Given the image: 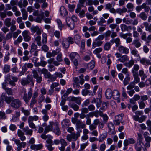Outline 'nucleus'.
I'll return each mask as SVG.
<instances>
[{"label":"nucleus","instance_id":"1","mask_svg":"<svg viewBox=\"0 0 151 151\" xmlns=\"http://www.w3.org/2000/svg\"><path fill=\"white\" fill-rule=\"evenodd\" d=\"M71 60L73 62L74 64L76 66L78 65V62L80 59L79 55L76 52H71L69 55Z\"/></svg>","mask_w":151,"mask_h":151},{"label":"nucleus","instance_id":"2","mask_svg":"<svg viewBox=\"0 0 151 151\" xmlns=\"http://www.w3.org/2000/svg\"><path fill=\"white\" fill-rule=\"evenodd\" d=\"M12 140L14 141L17 146V151H20L22 150V148H24L26 145L27 143L25 142H21L20 140L17 139L15 138H13Z\"/></svg>","mask_w":151,"mask_h":151},{"label":"nucleus","instance_id":"3","mask_svg":"<svg viewBox=\"0 0 151 151\" xmlns=\"http://www.w3.org/2000/svg\"><path fill=\"white\" fill-rule=\"evenodd\" d=\"M80 133L77 132L76 133H72L71 134H68L66 136V139L69 142H71L72 139L74 141L76 140L78 137L80 136Z\"/></svg>","mask_w":151,"mask_h":151},{"label":"nucleus","instance_id":"4","mask_svg":"<svg viewBox=\"0 0 151 151\" xmlns=\"http://www.w3.org/2000/svg\"><path fill=\"white\" fill-rule=\"evenodd\" d=\"M21 102L19 99H14L11 103V106L15 109H18L21 105Z\"/></svg>","mask_w":151,"mask_h":151},{"label":"nucleus","instance_id":"5","mask_svg":"<svg viewBox=\"0 0 151 151\" xmlns=\"http://www.w3.org/2000/svg\"><path fill=\"white\" fill-rule=\"evenodd\" d=\"M2 100H4L7 104H10L14 99L12 96L7 97L5 93H3L1 96Z\"/></svg>","mask_w":151,"mask_h":151},{"label":"nucleus","instance_id":"6","mask_svg":"<svg viewBox=\"0 0 151 151\" xmlns=\"http://www.w3.org/2000/svg\"><path fill=\"white\" fill-rule=\"evenodd\" d=\"M32 78L29 77H27L25 79L21 80V83L22 85H33L34 83L32 81Z\"/></svg>","mask_w":151,"mask_h":151},{"label":"nucleus","instance_id":"7","mask_svg":"<svg viewBox=\"0 0 151 151\" xmlns=\"http://www.w3.org/2000/svg\"><path fill=\"white\" fill-rule=\"evenodd\" d=\"M37 45L34 43H32L31 46V49L30 52L32 53L34 52V55L35 56H37L38 55V50H37Z\"/></svg>","mask_w":151,"mask_h":151},{"label":"nucleus","instance_id":"8","mask_svg":"<svg viewBox=\"0 0 151 151\" xmlns=\"http://www.w3.org/2000/svg\"><path fill=\"white\" fill-rule=\"evenodd\" d=\"M49 123L50 124L46 126L45 128L44 133H45L53 130V126L54 125V122L52 121H50L49 122Z\"/></svg>","mask_w":151,"mask_h":151},{"label":"nucleus","instance_id":"9","mask_svg":"<svg viewBox=\"0 0 151 151\" xmlns=\"http://www.w3.org/2000/svg\"><path fill=\"white\" fill-rule=\"evenodd\" d=\"M54 127L53 129V132L57 135H59L61 133V132L60 130L59 123L57 122H54Z\"/></svg>","mask_w":151,"mask_h":151},{"label":"nucleus","instance_id":"10","mask_svg":"<svg viewBox=\"0 0 151 151\" xmlns=\"http://www.w3.org/2000/svg\"><path fill=\"white\" fill-rule=\"evenodd\" d=\"M112 96H113L114 99L117 100L118 102H120V94L119 92L117 90H114L113 91Z\"/></svg>","mask_w":151,"mask_h":151},{"label":"nucleus","instance_id":"11","mask_svg":"<svg viewBox=\"0 0 151 151\" xmlns=\"http://www.w3.org/2000/svg\"><path fill=\"white\" fill-rule=\"evenodd\" d=\"M66 21L67 25L71 29H74V24L71 18L69 17H67Z\"/></svg>","mask_w":151,"mask_h":151},{"label":"nucleus","instance_id":"12","mask_svg":"<svg viewBox=\"0 0 151 151\" xmlns=\"http://www.w3.org/2000/svg\"><path fill=\"white\" fill-rule=\"evenodd\" d=\"M120 28L122 32L125 31H129L132 30V27L131 26H127L124 24H122L120 25Z\"/></svg>","mask_w":151,"mask_h":151},{"label":"nucleus","instance_id":"13","mask_svg":"<svg viewBox=\"0 0 151 151\" xmlns=\"http://www.w3.org/2000/svg\"><path fill=\"white\" fill-rule=\"evenodd\" d=\"M12 80H11L9 78H7L5 80L6 83L7 84H9L10 85H14L15 84L14 82H17L18 80V78L16 77L12 76Z\"/></svg>","mask_w":151,"mask_h":151},{"label":"nucleus","instance_id":"14","mask_svg":"<svg viewBox=\"0 0 151 151\" xmlns=\"http://www.w3.org/2000/svg\"><path fill=\"white\" fill-rule=\"evenodd\" d=\"M17 135L20 140L22 141L26 140V137L24 136V134L21 130L18 129L17 131Z\"/></svg>","mask_w":151,"mask_h":151},{"label":"nucleus","instance_id":"15","mask_svg":"<svg viewBox=\"0 0 151 151\" xmlns=\"http://www.w3.org/2000/svg\"><path fill=\"white\" fill-rule=\"evenodd\" d=\"M118 50L120 52L125 54H127L129 52V50L128 48L122 45L119 47Z\"/></svg>","mask_w":151,"mask_h":151},{"label":"nucleus","instance_id":"16","mask_svg":"<svg viewBox=\"0 0 151 151\" xmlns=\"http://www.w3.org/2000/svg\"><path fill=\"white\" fill-rule=\"evenodd\" d=\"M61 124L63 128H67L70 125V120L68 119H64L61 122Z\"/></svg>","mask_w":151,"mask_h":151},{"label":"nucleus","instance_id":"17","mask_svg":"<svg viewBox=\"0 0 151 151\" xmlns=\"http://www.w3.org/2000/svg\"><path fill=\"white\" fill-rule=\"evenodd\" d=\"M108 127L109 129L108 132L112 134L114 133L115 131V127L114 124L111 122L108 124Z\"/></svg>","mask_w":151,"mask_h":151},{"label":"nucleus","instance_id":"18","mask_svg":"<svg viewBox=\"0 0 151 151\" xmlns=\"http://www.w3.org/2000/svg\"><path fill=\"white\" fill-rule=\"evenodd\" d=\"M40 13L36 18L35 19V21L38 23H41L42 19L43 18L44 16V13L42 11H40Z\"/></svg>","mask_w":151,"mask_h":151},{"label":"nucleus","instance_id":"19","mask_svg":"<svg viewBox=\"0 0 151 151\" xmlns=\"http://www.w3.org/2000/svg\"><path fill=\"white\" fill-rule=\"evenodd\" d=\"M101 100L100 98H94L91 101L92 103H95L97 107L99 108L100 106Z\"/></svg>","mask_w":151,"mask_h":151},{"label":"nucleus","instance_id":"20","mask_svg":"<svg viewBox=\"0 0 151 151\" xmlns=\"http://www.w3.org/2000/svg\"><path fill=\"white\" fill-rule=\"evenodd\" d=\"M43 147L42 145L41 144L38 145H32L30 147L32 149L37 150L42 149Z\"/></svg>","mask_w":151,"mask_h":151},{"label":"nucleus","instance_id":"21","mask_svg":"<svg viewBox=\"0 0 151 151\" xmlns=\"http://www.w3.org/2000/svg\"><path fill=\"white\" fill-rule=\"evenodd\" d=\"M107 133H103L101 134L98 139L99 142H103L107 137Z\"/></svg>","mask_w":151,"mask_h":151},{"label":"nucleus","instance_id":"22","mask_svg":"<svg viewBox=\"0 0 151 151\" xmlns=\"http://www.w3.org/2000/svg\"><path fill=\"white\" fill-rule=\"evenodd\" d=\"M112 94L113 92L111 89L108 88L106 90L105 92V95L107 99H111L112 96Z\"/></svg>","mask_w":151,"mask_h":151},{"label":"nucleus","instance_id":"23","mask_svg":"<svg viewBox=\"0 0 151 151\" xmlns=\"http://www.w3.org/2000/svg\"><path fill=\"white\" fill-rule=\"evenodd\" d=\"M140 62L142 64L145 65H151V62L149 60L145 58H142L140 60Z\"/></svg>","mask_w":151,"mask_h":151},{"label":"nucleus","instance_id":"24","mask_svg":"<svg viewBox=\"0 0 151 151\" xmlns=\"http://www.w3.org/2000/svg\"><path fill=\"white\" fill-rule=\"evenodd\" d=\"M144 145L143 143L140 140L139 142H137L136 144L135 147L137 151H141L142 147V145Z\"/></svg>","mask_w":151,"mask_h":151},{"label":"nucleus","instance_id":"25","mask_svg":"<svg viewBox=\"0 0 151 151\" xmlns=\"http://www.w3.org/2000/svg\"><path fill=\"white\" fill-rule=\"evenodd\" d=\"M139 69V66L137 64H135L132 69V72L133 75L138 74V71Z\"/></svg>","mask_w":151,"mask_h":151},{"label":"nucleus","instance_id":"26","mask_svg":"<svg viewBox=\"0 0 151 151\" xmlns=\"http://www.w3.org/2000/svg\"><path fill=\"white\" fill-rule=\"evenodd\" d=\"M129 60V58L128 56L126 55H123L121 56V57L119 58L118 60V61L124 63L126 61H127Z\"/></svg>","mask_w":151,"mask_h":151},{"label":"nucleus","instance_id":"27","mask_svg":"<svg viewBox=\"0 0 151 151\" xmlns=\"http://www.w3.org/2000/svg\"><path fill=\"white\" fill-rule=\"evenodd\" d=\"M23 129L26 135L31 136L32 134L33 130L32 129H30L28 127L24 128Z\"/></svg>","mask_w":151,"mask_h":151},{"label":"nucleus","instance_id":"28","mask_svg":"<svg viewBox=\"0 0 151 151\" xmlns=\"http://www.w3.org/2000/svg\"><path fill=\"white\" fill-rule=\"evenodd\" d=\"M143 24L145 28L146 31H148L150 33H151V24L149 25L148 22H145L143 23Z\"/></svg>","mask_w":151,"mask_h":151},{"label":"nucleus","instance_id":"29","mask_svg":"<svg viewBox=\"0 0 151 151\" xmlns=\"http://www.w3.org/2000/svg\"><path fill=\"white\" fill-rule=\"evenodd\" d=\"M86 126V125L85 124L82 123L81 121L80 120H79L76 124V128H84Z\"/></svg>","mask_w":151,"mask_h":151},{"label":"nucleus","instance_id":"30","mask_svg":"<svg viewBox=\"0 0 151 151\" xmlns=\"http://www.w3.org/2000/svg\"><path fill=\"white\" fill-rule=\"evenodd\" d=\"M16 21L14 19H12L11 21V27L10 28V31L13 32L16 30L17 28L16 25H14L15 24Z\"/></svg>","mask_w":151,"mask_h":151},{"label":"nucleus","instance_id":"31","mask_svg":"<svg viewBox=\"0 0 151 151\" xmlns=\"http://www.w3.org/2000/svg\"><path fill=\"white\" fill-rule=\"evenodd\" d=\"M139 76L141 77L142 80H144L146 78L147 76L146 74L144 73L143 70H140L139 71Z\"/></svg>","mask_w":151,"mask_h":151},{"label":"nucleus","instance_id":"32","mask_svg":"<svg viewBox=\"0 0 151 151\" xmlns=\"http://www.w3.org/2000/svg\"><path fill=\"white\" fill-rule=\"evenodd\" d=\"M139 17L143 20H146L147 18V16L146 15L145 12H142L139 15Z\"/></svg>","mask_w":151,"mask_h":151},{"label":"nucleus","instance_id":"33","mask_svg":"<svg viewBox=\"0 0 151 151\" xmlns=\"http://www.w3.org/2000/svg\"><path fill=\"white\" fill-rule=\"evenodd\" d=\"M132 44L134 45L137 48L139 47L141 45V43L139 41L138 39H136L134 40L133 41Z\"/></svg>","mask_w":151,"mask_h":151},{"label":"nucleus","instance_id":"34","mask_svg":"<svg viewBox=\"0 0 151 151\" xmlns=\"http://www.w3.org/2000/svg\"><path fill=\"white\" fill-rule=\"evenodd\" d=\"M11 19L10 18H6L4 22L5 25L8 27H10L11 24Z\"/></svg>","mask_w":151,"mask_h":151},{"label":"nucleus","instance_id":"35","mask_svg":"<svg viewBox=\"0 0 151 151\" xmlns=\"http://www.w3.org/2000/svg\"><path fill=\"white\" fill-rule=\"evenodd\" d=\"M41 40V37L39 35H38L36 36L35 39V41L37 42V45L39 46H41L42 42Z\"/></svg>","mask_w":151,"mask_h":151},{"label":"nucleus","instance_id":"36","mask_svg":"<svg viewBox=\"0 0 151 151\" xmlns=\"http://www.w3.org/2000/svg\"><path fill=\"white\" fill-rule=\"evenodd\" d=\"M127 11V9L125 7L123 8L122 9L118 8L116 9V12L117 13L121 14L122 13H125Z\"/></svg>","mask_w":151,"mask_h":151},{"label":"nucleus","instance_id":"37","mask_svg":"<svg viewBox=\"0 0 151 151\" xmlns=\"http://www.w3.org/2000/svg\"><path fill=\"white\" fill-rule=\"evenodd\" d=\"M6 86H3V88L6 91L8 95H12V92L11 89L6 88Z\"/></svg>","mask_w":151,"mask_h":151},{"label":"nucleus","instance_id":"38","mask_svg":"<svg viewBox=\"0 0 151 151\" xmlns=\"http://www.w3.org/2000/svg\"><path fill=\"white\" fill-rule=\"evenodd\" d=\"M23 40V38L22 36H19L18 37L17 39L14 42V44L15 45H17L19 43L22 42Z\"/></svg>","mask_w":151,"mask_h":151},{"label":"nucleus","instance_id":"39","mask_svg":"<svg viewBox=\"0 0 151 151\" xmlns=\"http://www.w3.org/2000/svg\"><path fill=\"white\" fill-rule=\"evenodd\" d=\"M60 10V14L61 15L65 16L67 15V12L66 10L64 7H61Z\"/></svg>","mask_w":151,"mask_h":151},{"label":"nucleus","instance_id":"40","mask_svg":"<svg viewBox=\"0 0 151 151\" xmlns=\"http://www.w3.org/2000/svg\"><path fill=\"white\" fill-rule=\"evenodd\" d=\"M112 42L116 44V47L119 46L120 44V39L118 38L113 39L112 40Z\"/></svg>","mask_w":151,"mask_h":151},{"label":"nucleus","instance_id":"41","mask_svg":"<svg viewBox=\"0 0 151 151\" xmlns=\"http://www.w3.org/2000/svg\"><path fill=\"white\" fill-rule=\"evenodd\" d=\"M21 110L22 112L26 116H28L30 114L29 110L25 109L23 107L21 108Z\"/></svg>","mask_w":151,"mask_h":151},{"label":"nucleus","instance_id":"42","mask_svg":"<svg viewBox=\"0 0 151 151\" xmlns=\"http://www.w3.org/2000/svg\"><path fill=\"white\" fill-rule=\"evenodd\" d=\"M42 41L43 44H45L47 42V35L45 33H43L42 35Z\"/></svg>","mask_w":151,"mask_h":151},{"label":"nucleus","instance_id":"43","mask_svg":"<svg viewBox=\"0 0 151 151\" xmlns=\"http://www.w3.org/2000/svg\"><path fill=\"white\" fill-rule=\"evenodd\" d=\"M0 118L3 119H6L7 118V116L3 111H0Z\"/></svg>","mask_w":151,"mask_h":151},{"label":"nucleus","instance_id":"44","mask_svg":"<svg viewBox=\"0 0 151 151\" xmlns=\"http://www.w3.org/2000/svg\"><path fill=\"white\" fill-rule=\"evenodd\" d=\"M10 67L9 65L6 64L4 65L3 68V70L4 73H7L10 70Z\"/></svg>","mask_w":151,"mask_h":151},{"label":"nucleus","instance_id":"45","mask_svg":"<svg viewBox=\"0 0 151 151\" xmlns=\"http://www.w3.org/2000/svg\"><path fill=\"white\" fill-rule=\"evenodd\" d=\"M133 75L134 78V82L136 84L139 82L140 78L139 77L138 74H134Z\"/></svg>","mask_w":151,"mask_h":151},{"label":"nucleus","instance_id":"46","mask_svg":"<svg viewBox=\"0 0 151 151\" xmlns=\"http://www.w3.org/2000/svg\"><path fill=\"white\" fill-rule=\"evenodd\" d=\"M23 99L26 104H27L28 103L29 100L30 99L28 98V96H27L25 91H24V94L23 97Z\"/></svg>","mask_w":151,"mask_h":151},{"label":"nucleus","instance_id":"47","mask_svg":"<svg viewBox=\"0 0 151 151\" xmlns=\"http://www.w3.org/2000/svg\"><path fill=\"white\" fill-rule=\"evenodd\" d=\"M95 62L93 61H92L91 62L89 63L88 65V67L90 69L92 70L94 67Z\"/></svg>","mask_w":151,"mask_h":151},{"label":"nucleus","instance_id":"48","mask_svg":"<svg viewBox=\"0 0 151 151\" xmlns=\"http://www.w3.org/2000/svg\"><path fill=\"white\" fill-rule=\"evenodd\" d=\"M12 34L11 32H9L6 35L5 38V40H7L10 39L12 38Z\"/></svg>","mask_w":151,"mask_h":151},{"label":"nucleus","instance_id":"49","mask_svg":"<svg viewBox=\"0 0 151 151\" xmlns=\"http://www.w3.org/2000/svg\"><path fill=\"white\" fill-rule=\"evenodd\" d=\"M21 32L20 30H17L16 32H14L13 33V37L14 38H16L18 36L19 34H20Z\"/></svg>","mask_w":151,"mask_h":151},{"label":"nucleus","instance_id":"50","mask_svg":"<svg viewBox=\"0 0 151 151\" xmlns=\"http://www.w3.org/2000/svg\"><path fill=\"white\" fill-rule=\"evenodd\" d=\"M100 116L103 117V120L104 122H107L108 119V117L106 115L100 114Z\"/></svg>","mask_w":151,"mask_h":151},{"label":"nucleus","instance_id":"51","mask_svg":"<svg viewBox=\"0 0 151 151\" xmlns=\"http://www.w3.org/2000/svg\"><path fill=\"white\" fill-rule=\"evenodd\" d=\"M70 106L75 111H77L78 110L79 108V106H78L74 104H71Z\"/></svg>","mask_w":151,"mask_h":151},{"label":"nucleus","instance_id":"52","mask_svg":"<svg viewBox=\"0 0 151 151\" xmlns=\"http://www.w3.org/2000/svg\"><path fill=\"white\" fill-rule=\"evenodd\" d=\"M111 44L110 43L107 42L106 43L104 46V49L105 50H108L111 47Z\"/></svg>","mask_w":151,"mask_h":151},{"label":"nucleus","instance_id":"53","mask_svg":"<svg viewBox=\"0 0 151 151\" xmlns=\"http://www.w3.org/2000/svg\"><path fill=\"white\" fill-rule=\"evenodd\" d=\"M134 61L133 60H131L128 62V63H126V66L130 68L134 64Z\"/></svg>","mask_w":151,"mask_h":151},{"label":"nucleus","instance_id":"54","mask_svg":"<svg viewBox=\"0 0 151 151\" xmlns=\"http://www.w3.org/2000/svg\"><path fill=\"white\" fill-rule=\"evenodd\" d=\"M39 68H38V70L39 72H41V73H42L45 75V74H46V73L48 72V70L45 68H43L42 69H40V70H39Z\"/></svg>","mask_w":151,"mask_h":151},{"label":"nucleus","instance_id":"55","mask_svg":"<svg viewBox=\"0 0 151 151\" xmlns=\"http://www.w3.org/2000/svg\"><path fill=\"white\" fill-rule=\"evenodd\" d=\"M106 147V145L104 143L101 144L99 147V150L100 151H104Z\"/></svg>","mask_w":151,"mask_h":151},{"label":"nucleus","instance_id":"56","mask_svg":"<svg viewBox=\"0 0 151 151\" xmlns=\"http://www.w3.org/2000/svg\"><path fill=\"white\" fill-rule=\"evenodd\" d=\"M62 44L63 47L65 48H68L69 47V44L67 41H63Z\"/></svg>","mask_w":151,"mask_h":151},{"label":"nucleus","instance_id":"57","mask_svg":"<svg viewBox=\"0 0 151 151\" xmlns=\"http://www.w3.org/2000/svg\"><path fill=\"white\" fill-rule=\"evenodd\" d=\"M146 105L145 103L143 101L139 102V106L140 109H142Z\"/></svg>","mask_w":151,"mask_h":151},{"label":"nucleus","instance_id":"58","mask_svg":"<svg viewBox=\"0 0 151 151\" xmlns=\"http://www.w3.org/2000/svg\"><path fill=\"white\" fill-rule=\"evenodd\" d=\"M57 22L58 24V26L59 28V29L60 30H61L63 27V25L61 21L59 19H57Z\"/></svg>","mask_w":151,"mask_h":151},{"label":"nucleus","instance_id":"59","mask_svg":"<svg viewBox=\"0 0 151 151\" xmlns=\"http://www.w3.org/2000/svg\"><path fill=\"white\" fill-rule=\"evenodd\" d=\"M123 114H121L115 116V119L118 120L119 122H121L122 119Z\"/></svg>","mask_w":151,"mask_h":151},{"label":"nucleus","instance_id":"60","mask_svg":"<svg viewBox=\"0 0 151 151\" xmlns=\"http://www.w3.org/2000/svg\"><path fill=\"white\" fill-rule=\"evenodd\" d=\"M126 7L128 9H132L134 7V6L133 4L131 3H128L127 4Z\"/></svg>","mask_w":151,"mask_h":151},{"label":"nucleus","instance_id":"61","mask_svg":"<svg viewBox=\"0 0 151 151\" xmlns=\"http://www.w3.org/2000/svg\"><path fill=\"white\" fill-rule=\"evenodd\" d=\"M96 127H97L96 125H95L94 124H93L89 125V130L90 131H92L95 130V129L96 128Z\"/></svg>","mask_w":151,"mask_h":151},{"label":"nucleus","instance_id":"62","mask_svg":"<svg viewBox=\"0 0 151 151\" xmlns=\"http://www.w3.org/2000/svg\"><path fill=\"white\" fill-rule=\"evenodd\" d=\"M60 142L62 146L65 147L67 145V143L65 140L63 139H61Z\"/></svg>","mask_w":151,"mask_h":151},{"label":"nucleus","instance_id":"63","mask_svg":"<svg viewBox=\"0 0 151 151\" xmlns=\"http://www.w3.org/2000/svg\"><path fill=\"white\" fill-rule=\"evenodd\" d=\"M17 129L16 125L13 124H11L9 126V129L12 131H15Z\"/></svg>","mask_w":151,"mask_h":151},{"label":"nucleus","instance_id":"64","mask_svg":"<svg viewBox=\"0 0 151 151\" xmlns=\"http://www.w3.org/2000/svg\"><path fill=\"white\" fill-rule=\"evenodd\" d=\"M131 53L134 56H137V55H139L138 54L137 50L135 49H133L131 51Z\"/></svg>","mask_w":151,"mask_h":151}]
</instances>
